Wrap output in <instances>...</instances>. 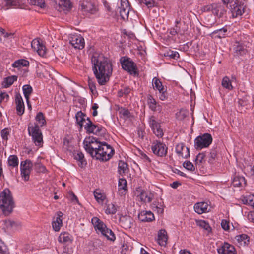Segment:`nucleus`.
<instances>
[{"instance_id":"obj_1","label":"nucleus","mask_w":254,"mask_h":254,"mask_svg":"<svg viewBox=\"0 0 254 254\" xmlns=\"http://www.w3.org/2000/svg\"><path fill=\"white\" fill-rule=\"evenodd\" d=\"M83 145L87 152L97 160L107 161L114 154V150L110 145L104 141L93 138L92 136L86 137Z\"/></svg>"},{"instance_id":"obj_2","label":"nucleus","mask_w":254,"mask_h":254,"mask_svg":"<svg viewBox=\"0 0 254 254\" xmlns=\"http://www.w3.org/2000/svg\"><path fill=\"white\" fill-rule=\"evenodd\" d=\"M93 71L98 83L105 85L112 73V67L107 59L102 55L95 54L91 58Z\"/></svg>"},{"instance_id":"obj_3","label":"nucleus","mask_w":254,"mask_h":254,"mask_svg":"<svg viewBox=\"0 0 254 254\" xmlns=\"http://www.w3.org/2000/svg\"><path fill=\"white\" fill-rule=\"evenodd\" d=\"M15 206L14 201L10 190L6 188L0 194V209L5 215H9Z\"/></svg>"},{"instance_id":"obj_4","label":"nucleus","mask_w":254,"mask_h":254,"mask_svg":"<svg viewBox=\"0 0 254 254\" xmlns=\"http://www.w3.org/2000/svg\"><path fill=\"white\" fill-rule=\"evenodd\" d=\"M212 142L211 134L205 133L197 136L194 141L195 147L197 150H201L208 147Z\"/></svg>"},{"instance_id":"obj_5","label":"nucleus","mask_w":254,"mask_h":254,"mask_svg":"<svg viewBox=\"0 0 254 254\" xmlns=\"http://www.w3.org/2000/svg\"><path fill=\"white\" fill-rule=\"evenodd\" d=\"M121 64L122 68L130 74H137V68L136 64L129 58L123 57L121 58Z\"/></svg>"},{"instance_id":"obj_6","label":"nucleus","mask_w":254,"mask_h":254,"mask_svg":"<svg viewBox=\"0 0 254 254\" xmlns=\"http://www.w3.org/2000/svg\"><path fill=\"white\" fill-rule=\"evenodd\" d=\"M153 153L159 157H165L167 153L168 148L166 145L160 141L155 140L151 145Z\"/></svg>"},{"instance_id":"obj_7","label":"nucleus","mask_w":254,"mask_h":254,"mask_svg":"<svg viewBox=\"0 0 254 254\" xmlns=\"http://www.w3.org/2000/svg\"><path fill=\"white\" fill-rule=\"evenodd\" d=\"M2 225L5 231L9 233L14 232L21 228V224L19 221L11 219L3 220Z\"/></svg>"},{"instance_id":"obj_8","label":"nucleus","mask_w":254,"mask_h":254,"mask_svg":"<svg viewBox=\"0 0 254 254\" xmlns=\"http://www.w3.org/2000/svg\"><path fill=\"white\" fill-rule=\"evenodd\" d=\"M153 89L159 92V98L162 101H165L167 99V89L162 85L161 81L157 77H154L152 81Z\"/></svg>"},{"instance_id":"obj_9","label":"nucleus","mask_w":254,"mask_h":254,"mask_svg":"<svg viewBox=\"0 0 254 254\" xmlns=\"http://www.w3.org/2000/svg\"><path fill=\"white\" fill-rule=\"evenodd\" d=\"M76 120L80 127H97L92 124L90 119L81 111L78 112L76 114Z\"/></svg>"},{"instance_id":"obj_10","label":"nucleus","mask_w":254,"mask_h":254,"mask_svg":"<svg viewBox=\"0 0 254 254\" xmlns=\"http://www.w3.org/2000/svg\"><path fill=\"white\" fill-rule=\"evenodd\" d=\"M32 166L33 164L30 160L27 159L21 162V175L24 181H27L29 179L30 174L32 170Z\"/></svg>"},{"instance_id":"obj_11","label":"nucleus","mask_w":254,"mask_h":254,"mask_svg":"<svg viewBox=\"0 0 254 254\" xmlns=\"http://www.w3.org/2000/svg\"><path fill=\"white\" fill-rule=\"evenodd\" d=\"M87 131L89 133H93L97 137L93 138L99 139L100 140H107L109 138V135L107 133L105 128H86Z\"/></svg>"},{"instance_id":"obj_12","label":"nucleus","mask_w":254,"mask_h":254,"mask_svg":"<svg viewBox=\"0 0 254 254\" xmlns=\"http://www.w3.org/2000/svg\"><path fill=\"white\" fill-rule=\"evenodd\" d=\"M28 133L36 146H41L43 143V135L39 128H28Z\"/></svg>"},{"instance_id":"obj_13","label":"nucleus","mask_w":254,"mask_h":254,"mask_svg":"<svg viewBox=\"0 0 254 254\" xmlns=\"http://www.w3.org/2000/svg\"><path fill=\"white\" fill-rule=\"evenodd\" d=\"M207 11H211L213 14L220 18L226 12V10L223 5L221 4L213 3L206 7Z\"/></svg>"},{"instance_id":"obj_14","label":"nucleus","mask_w":254,"mask_h":254,"mask_svg":"<svg viewBox=\"0 0 254 254\" xmlns=\"http://www.w3.org/2000/svg\"><path fill=\"white\" fill-rule=\"evenodd\" d=\"M69 42L75 49H82L84 47V39L78 34H72L69 38Z\"/></svg>"},{"instance_id":"obj_15","label":"nucleus","mask_w":254,"mask_h":254,"mask_svg":"<svg viewBox=\"0 0 254 254\" xmlns=\"http://www.w3.org/2000/svg\"><path fill=\"white\" fill-rule=\"evenodd\" d=\"M31 47L40 56L43 57L46 55V47L41 39L37 38L33 40L31 42Z\"/></svg>"},{"instance_id":"obj_16","label":"nucleus","mask_w":254,"mask_h":254,"mask_svg":"<svg viewBox=\"0 0 254 254\" xmlns=\"http://www.w3.org/2000/svg\"><path fill=\"white\" fill-rule=\"evenodd\" d=\"M230 9L233 18L241 16L245 12V6L239 3V0L230 5Z\"/></svg>"},{"instance_id":"obj_17","label":"nucleus","mask_w":254,"mask_h":254,"mask_svg":"<svg viewBox=\"0 0 254 254\" xmlns=\"http://www.w3.org/2000/svg\"><path fill=\"white\" fill-rule=\"evenodd\" d=\"M119 8L121 18L124 20H127L130 10L129 2L127 0H121Z\"/></svg>"},{"instance_id":"obj_18","label":"nucleus","mask_w":254,"mask_h":254,"mask_svg":"<svg viewBox=\"0 0 254 254\" xmlns=\"http://www.w3.org/2000/svg\"><path fill=\"white\" fill-rule=\"evenodd\" d=\"M137 191L138 192L137 197L142 202L149 203L154 198V194L149 191L137 190Z\"/></svg>"},{"instance_id":"obj_19","label":"nucleus","mask_w":254,"mask_h":254,"mask_svg":"<svg viewBox=\"0 0 254 254\" xmlns=\"http://www.w3.org/2000/svg\"><path fill=\"white\" fill-rule=\"evenodd\" d=\"M175 151L178 155L182 158H188L190 157L189 149L186 147L184 143L177 144L175 147Z\"/></svg>"},{"instance_id":"obj_20","label":"nucleus","mask_w":254,"mask_h":254,"mask_svg":"<svg viewBox=\"0 0 254 254\" xmlns=\"http://www.w3.org/2000/svg\"><path fill=\"white\" fill-rule=\"evenodd\" d=\"M217 252L220 254H236L235 247L228 243H224L220 248H218Z\"/></svg>"},{"instance_id":"obj_21","label":"nucleus","mask_w":254,"mask_h":254,"mask_svg":"<svg viewBox=\"0 0 254 254\" xmlns=\"http://www.w3.org/2000/svg\"><path fill=\"white\" fill-rule=\"evenodd\" d=\"M120 225L125 229H128L132 225V219L127 215H122L119 219Z\"/></svg>"},{"instance_id":"obj_22","label":"nucleus","mask_w":254,"mask_h":254,"mask_svg":"<svg viewBox=\"0 0 254 254\" xmlns=\"http://www.w3.org/2000/svg\"><path fill=\"white\" fill-rule=\"evenodd\" d=\"M63 213L61 211L57 212L56 217H54L52 222V227L55 231H59L62 226L63 220L62 217L63 216Z\"/></svg>"},{"instance_id":"obj_23","label":"nucleus","mask_w":254,"mask_h":254,"mask_svg":"<svg viewBox=\"0 0 254 254\" xmlns=\"http://www.w3.org/2000/svg\"><path fill=\"white\" fill-rule=\"evenodd\" d=\"M97 232L101 233L103 236L111 241H114L116 239V237L113 232L110 229L107 228L105 224V227H102Z\"/></svg>"},{"instance_id":"obj_24","label":"nucleus","mask_w":254,"mask_h":254,"mask_svg":"<svg viewBox=\"0 0 254 254\" xmlns=\"http://www.w3.org/2000/svg\"><path fill=\"white\" fill-rule=\"evenodd\" d=\"M194 211L198 214H201L209 212V205L207 202H200L196 203L194 205Z\"/></svg>"},{"instance_id":"obj_25","label":"nucleus","mask_w":254,"mask_h":254,"mask_svg":"<svg viewBox=\"0 0 254 254\" xmlns=\"http://www.w3.org/2000/svg\"><path fill=\"white\" fill-rule=\"evenodd\" d=\"M16 109L18 115L21 116L24 112V104L22 97L20 95H17L15 97Z\"/></svg>"},{"instance_id":"obj_26","label":"nucleus","mask_w":254,"mask_h":254,"mask_svg":"<svg viewBox=\"0 0 254 254\" xmlns=\"http://www.w3.org/2000/svg\"><path fill=\"white\" fill-rule=\"evenodd\" d=\"M138 217L142 222H151L154 219V214L150 211H142L138 214Z\"/></svg>"},{"instance_id":"obj_27","label":"nucleus","mask_w":254,"mask_h":254,"mask_svg":"<svg viewBox=\"0 0 254 254\" xmlns=\"http://www.w3.org/2000/svg\"><path fill=\"white\" fill-rule=\"evenodd\" d=\"M234 80H236V78L234 76H232L231 79L228 76H225L222 79L221 85L224 88L228 91H231L234 89V87L232 84V82Z\"/></svg>"},{"instance_id":"obj_28","label":"nucleus","mask_w":254,"mask_h":254,"mask_svg":"<svg viewBox=\"0 0 254 254\" xmlns=\"http://www.w3.org/2000/svg\"><path fill=\"white\" fill-rule=\"evenodd\" d=\"M81 10L87 13H94L96 9L94 5L90 2L83 1L80 5Z\"/></svg>"},{"instance_id":"obj_29","label":"nucleus","mask_w":254,"mask_h":254,"mask_svg":"<svg viewBox=\"0 0 254 254\" xmlns=\"http://www.w3.org/2000/svg\"><path fill=\"white\" fill-rule=\"evenodd\" d=\"M189 115V111L182 108L176 113V118L179 121L186 122L188 119Z\"/></svg>"},{"instance_id":"obj_30","label":"nucleus","mask_w":254,"mask_h":254,"mask_svg":"<svg viewBox=\"0 0 254 254\" xmlns=\"http://www.w3.org/2000/svg\"><path fill=\"white\" fill-rule=\"evenodd\" d=\"M157 242L161 246H165L167 244V236L165 230H160L158 233Z\"/></svg>"},{"instance_id":"obj_31","label":"nucleus","mask_w":254,"mask_h":254,"mask_svg":"<svg viewBox=\"0 0 254 254\" xmlns=\"http://www.w3.org/2000/svg\"><path fill=\"white\" fill-rule=\"evenodd\" d=\"M235 239L239 246H245L248 245L249 242V237L245 234L238 235L235 236Z\"/></svg>"},{"instance_id":"obj_32","label":"nucleus","mask_w":254,"mask_h":254,"mask_svg":"<svg viewBox=\"0 0 254 254\" xmlns=\"http://www.w3.org/2000/svg\"><path fill=\"white\" fill-rule=\"evenodd\" d=\"M58 241L62 243H71L72 241V236L67 232L61 233L59 237Z\"/></svg>"},{"instance_id":"obj_33","label":"nucleus","mask_w":254,"mask_h":254,"mask_svg":"<svg viewBox=\"0 0 254 254\" xmlns=\"http://www.w3.org/2000/svg\"><path fill=\"white\" fill-rule=\"evenodd\" d=\"M118 190L120 193L125 194L127 190V182L126 179L120 178L118 181Z\"/></svg>"},{"instance_id":"obj_34","label":"nucleus","mask_w":254,"mask_h":254,"mask_svg":"<svg viewBox=\"0 0 254 254\" xmlns=\"http://www.w3.org/2000/svg\"><path fill=\"white\" fill-rule=\"evenodd\" d=\"M235 53L238 55H243L246 54L247 50L245 46L239 42H236L234 47Z\"/></svg>"},{"instance_id":"obj_35","label":"nucleus","mask_w":254,"mask_h":254,"mask_svg":"<svg viewBox=\"0 0 254 254\" xmlns=\"http://www.w3.org/2000/svg\"><path fill=\"white\" fill-rule=\"evenodd\" d=\"M36 125L35 127H42L45 125L46 120L44 115L41 112H39L36 116Z\"/></svg>"},{"instance_id":"obj_36","label":"nucleus","mask_w":254,"mask_h":254,"mask_svg":"<svg viewBox=\"0 0 254 254\" xmlns=\"http://www.w3.org/2000/svg\"><path fill=\"white\" fill-rule=\"evenodd\" d=\"M91 222L95 230L98 232L102 227H105V224L97 217H94L91 219Z\"/></svg>"},{"instance_id":"obj_37","label":"nucleus","mask_w":254,"mask_h":254,"mask_svg":"<svg viewBox=\"0 0 254 254\" xmlns=\"http://www.w3.org/2000/svg\"><path fill=\"white\" fill-rule=\"evenodd\" d=\"M29 61L25 59H20L15 61L12 64V67L20 68L23 67H27L29 66Z\"/></svg>"},{"instance_id":"obj_38","label":"nucleus","mask_w":254,"mask_h":254,"mask_svg":"<svg viewBox=\"0 0 254 254\" xmlns=\"http://www.w3.org/2000/svg\"><path fill=\"white\" fill-rule=\"evenodd\" d=\"M22 90L26 100H30V96L33 92V88L29 84H26L23 86Z\"/></svg>"},{"instance_id":"obj_39","label":"nucleus","mask_w":254,"mask_h":254,"mask_svg":"<svg viewBox=\"0 0 254 254\" xmlns=\"http://www.w3.org/2000/svg\"><path fill=\"white\" fill-rule=\"evenodd\" d=\"M147 102L149 108L153 111L157 110V102L153 96L150 94L147 96Z\"/></svg>"},{"instance_id":"obj_40","label":"nucleus","mask_w":254,"mask_h":254,"mask_svg":"<svg viewBox=\"0 0 254 254\" xmlns=\"http://www.w3.org/2000/svg\"><path fill=\"white\" fill-rule=\"evenodd\" d=\"M94 196L96 201L100 204L103 203L106 198L104 193H103L101 191L98 189H96L94 190Z\"/></svg>"},{"instance_id":"obj_41","label":"nucleus","mask_w":254,"mask_h":254,"mask_svg":"<svg viewBox=\"0 0 254 254\" xmlns=\"http://www.w3.org/2000/svg\"><path fill=\"white\" fill-rule=\"evenodd\" d=\"M245 179L243 177L236 176L232 181V185L234 187H241L243 185H245Z\"/></svg>"},{"instance_id":"obj_42","label":"nucleus","mask_w":254,"mask_h":254,"mask_svg":"<svg viewBox=\"0 0 254 254\" xmlns=\"http://www.w3.org/2000/svg\"><path fill=\"white\" fill-rule=\"evenodd\" d=\"M118 172L121 175H123L128 172V168L126 163L120 161L118 163Z\"/></svg>"},{"instance_id":"obj_43","label":"nucleus","mask_w":254,"mask_h":254,"mask_svg":"<svg viewBox=\"0 0 254 254\" xmlns=\"http://www.w3.org/2000/svg\"><path fill=\"white\" fill-rule=\"evenodd\" d=\"M17 77L16 76H11L5 78L3 82L2 86L5 88H7L11 86L14 81H17Z\"/></svg>"},{"instance_id":"obj_44","label":"nucleus","mask_w":254,"mask_h":254,"mask_svg":"<svg viewBox=\"0 0 254 254\" xmlns=\"http://www.w3.org/2000/svg\"><path fill=\"white\" fill-rule=\"evenodd\" d=\"M74 159L79 162V166L83 167L86 164L84 154L81 152H77L74 154Z\"/></svg>"},{"instance_id":"obj_45","label":"nucleus","mask_w":254,"mask_h":254,"mask_svg":"<svg viewBox=\"0 0 254 254\" xmlns=\"http://www.w3.org/2000/svg\"><path fill=\"white\" fill-rule=\"evenodd\" d=\"M117 212V207L113 203H109L106 205L105 212L106 214H114Z\"/></svg>"},{"instance_id":"obj_46","label":"nucleus","mask_w":254,"mask_h":254,"mask_svg":"<svg viewBox=\"0 0 254 254\" xmlns=\"http://www.w3.org/2000/svg\"><path fill=\"white\" fill-rule=\"evenodd\" d=\"M8 163L10 166L17 167L19 163L18 158L16 155H10L8 158Z\"/></svg>"},{"instance_id":"obj_47","label":"nucleus","mask_w":254,"mask_h":254,"mask_svg":"<svg viewBox=\"0 0 254 254\" xmlns=\"http://www.w3.org/2000/svg\"><path fill=\"white\" fill-rule=\"evenodd\" d=\"M244 204L250 205L254 208V195L246 196L243 199Z\"/></svg>"},{"instance_id":"obj_48","label":"nucleus","mask_w":254,"mask_h":254,"mask_svg":"<svg viewBox=\"0 0 254 254\" xmlns=\"http://www.w3.org/2000/svg\"><path fill=\"white\" fill-rule=\"evenodd\" d=\"M119 114L120 117L124 119L128 118L130 116V113L128 110L124 108L119 109Z\"/></svg>"},{"instance_id":"obj_49","label":"nucleus","mask_w":254,"mask_h":254,"mask_svg":"<svg viewBox=\"0 0 254 254\" xmlns=\"http://www.w3.org/2000/svg\"><path fill=\"white\" fill-rule=\"evenodd\" d=\"M164 55L165 57H168L174 59H177L179 57V54L178 52L170 50L165 51Z\"/></svg>"},{"instance_id":"obj_50","label":"nucleus","mask_w":254,"mask_h":254,"mask_svg":"<svg viewBox=\"0 0 254 254\" xmlns=\"http://www.w3.org/2000/svg\"><path fill=\"white\" fill-rule=\"evenodd\" d=\"M4 6L8 8L11 6H16L19 4V0H4L2 3Z\"/></svg>"},{"instance_id":"obj_51","label":"nucleus","mask_w":254,"mask_h":254,"mask_svg":"<svg viewBox=\"0 0 254 254\" xmlns=\"http://www.w3.org/2000/svg\"><path fill=\"white\" fill-rule=\"evenodd\" d=\"M9 100V96L6 92H1L0 93V105L5 104Z\"/></svg>"},{"instance_id":"obj_52","label":"nucleus","mask_w":254,"mask_h":254,"mask_svg":"<svg viewBox=\"0 0 254 254\" xmlns=\"http://www.w3.org/2000/svg\"><path fill=\"white\" fill-rule=\"evenodd\" d=\"M183 166L187 170L190 171H194L195 170V167L193 164L190 161H185L183 163Z\"/></svg>"},{"instance_id":"obj_53","label":"nucleus","mask_w":254,"mask_h":254,"mask_svg":"<svg viewBox=\"0 0 254 254\" xmlns=\"http://www.w3.org/2000/svg\"><path fill=\"white\" fill-rule=\"evenodd\" d=\"M29 2L33 5H37L41 8H43L45 6V2L44 0H28Z\"/></svg>"},{"instance_id":"obj_54","label":"nucleus","mask_w":254,"mask_h":254,"mask_svg":"<svg viewBox=\"0 0 254 254\" xmlns=\"http://www.w3.org/2000/svg\"><path fill=\"white\" fill-rule=\"evenodd\" d=\"M130 92V89L128 87H125L119 91L118 94L119 97H123L127 95Z\"/></svg>"},{"instance_id":"obj_55","label":"nucleus","mask_w":254,"mask_h":254,"mask_svg":"<svg viewBox=\"0 0 254 254\" xmlns=\"http://www.w3.org/2000/svg\"><path fill=\"white\" fill-rule=\"evenodd\" d=\"M153 209L157 211L158 214H162L164 212V208L161 203L156 204V202H154L152 205Z\"/></svg>"},{"instance_id":"obj_56","label":"nucleus","mask_w":254,"mask_h":254,"mask_svg":"<svg viewBox=\"0 0 254 254\" xmlns=\"http://www.w3.org/2000/svg\"><path fill=\"white\" fill-rule=\"evenodd\" d=\"M199 225L200 227L206 230L208 232H210L211 228L209 224L204 220H201L199 222Z\"/></svg>"},{"instance_id":"obj_57","label":"nucleus","mask_w":254,"mask_h":254,"mask_svg":"<svg viewBox=\"0 0 254 254\" xmlns=\"http://www.w3.org/2000/svg\"><path fill=\"white\" fill-rule=\"evenodd\" d=\"M153 132L158 137H162L164 132L162 128H152Z\"/></svg>"},{"instance_id":"obj_58","label":"nucleus","mask_w":254,"mask_h":254,"mask_svg":"<svg viewBox=\"0 0 254 254\" xmlns=\"http://www.w3.org/2000/svg\"><path fill=\"white\" fill-rule=\"evenodd\" d=\"M140 3L145 4L148 8L152 7L154 6L153 0H140Z\"/></svg>"},{"instance_id":"obj_59","label":"nucleus","mask_w":254,"mask_h":254,"mask_svg":"<svg viewBox=\"0 0 254 254\" xmlns=\"http://www.w3.org/2000/svg\"><path fill=\"white\" fill-rule=\"evenodd\" d=\"M9 131L8 128H4L1 131V136L2 139L7 140Z\"/></svg>"},{"instance_id":"obj_60","label":"nucleus","mask_w":254,"mask_h":254,"mask_svg":"<svg viewBox=\"0 0 254 254\" xmlns=\"http://www.w3.org/2000/svg\"><path fill=\"white\" fill-rule=\"evenodd\" d=\"M222 228L225 231H228L230 229L229 222L226 220H222L221 223Z\"/></svg>"},{"instance_id":"obj_61","label":"nucleus","mask_w":254,"mask_h":254,"mask_svg":"<svg viewBox=\"0 0 254 254\" xmlns=\"http://www.w3.org/2000/svg\"><path fill=\"white\" fill-rule=\"evenodd\" d=\"M60 5L64 6L66 9L71 8V4L68 0H65L64 1H61Z\"/></svg>"},{"instance_id":"obj_62","label":"nucleus","mask_w":254,"mask_h":254,"mask_svg":"<svg viewBox=\"0 0 254 254\" xmlns=\"http://www.w3.org/2000/svg\"><path fill=\"white\" fill-rule=\"evenodd\" d=\"M35 167L36 169L37 170V171L39 172H45L46 170L45 167L41 163H35Z\"/></svg>"},{"instance_id":"obj_63","label":"nucleus","mask_w":254,"mask_h":254,"mask_svg":"<svg viewBox=\"0 0 254 254\" xmlns=\"http://www.w3.org/2000/svg\"><path fill=\"white\" fill-rule=\"evenodd\" d=\"M205 155L203 153H199L195 158V162L196 164L201 163L204 160Z\"/></svg>"},{"instance_id":"obj_64","label":"nucleus","mask_w":254,"mask_h":254,"mask_svg":"<svg viewBox=\"0 0 254 254\" xmlns=\"http://www.w3.org/2000/svg\"><path fill=\"white\" fill-rule=\"evenodd\" d=\"M227 31V29L224 27L221 28V29H220L219 30H217L216 31H215L214 32V33H219V34H220V37H225V33Z\"/></svg>"}]
</instances>
